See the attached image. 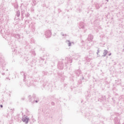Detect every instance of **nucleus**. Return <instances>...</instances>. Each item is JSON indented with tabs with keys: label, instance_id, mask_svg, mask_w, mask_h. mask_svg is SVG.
Masks as SVG:
<instances>
[{
	"label": "nucleus",
	"instance_id": "f257e3e1",
	"mask_svg": "<svg viewBox=\"0 0 124 124\" xmlns=\"http://www.w3.org/2000/svg\"><path fill=\"white\" fill-rule=\"evenodd\" d=\"M22 121L26 124H28L29 122V118H28L26 115H24L22 118Z\"/></svg>",
	"mask_w": 124,
	"mask_h": 124
},
{
	"label": "nucleus",
	"instance_id": "f03ea898",
	"mask_svg": "<svg viewBox=\"0 0 124 124\" xmlns=\"http://www.w3.org/2000/svg\"><path fill=\"white\" fill-rule=\"evenodd\" d=\"M0 107H1V108H2V105H0Z\"/></svg>",
	"mask_w": 124,
	"mask_h": 124
}]
</instances>
